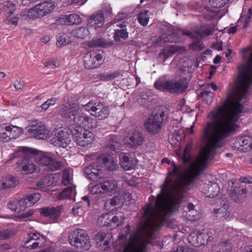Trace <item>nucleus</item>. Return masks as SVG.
Listing matches in <instances>:
<instances>
[{
    "instance_id": "5701e85b",
    "label": "nucleus",
    "mask_w": 252,
    "mask_h": 252,
    "mask_svg": "<svg viewBox=\"0 0 252 252\" xmlns=\"http://www.w3.org/2000/svg\"><path fill=\"white\" fill-rule=\"evenodd\" d=\"M120 164L125 170H129L134 168L137 162L135 159L130 158L125 154H122L120 156Z\"/></svg>"
},
{
    "instance_id": "dca6fc26",
    "label": "nucleus",
    "mask_w": 252,
    "mask_h": 252,
    "mask_svg": "<svg viewBox=\"0 0 252 252\" xmlns=\"http://www.w3.org/2000/svg\"><path fill=\"white\" fill-rule=\"evenodd\" d=\"M38 160L40 164L45 166L50 171L60 170L63 165L61 161H57L50 155L47 154L39 155Z\"/></svg>"
},
{
    "instance_id": "864d4df0",
    "label": "nucleus",
    "mask_w": 252,
    "mask_h": 252,
    "mask_svg": "<svg viewBox=\"0 0 252 252\" xmlns=\"http://www.w3.org/2000/svg\"><path fill=\"white\" fill-rule=\"evenodd\" d=\"M72 212L75 216H83L85 214V210L79 204L75 205L72 209Z\"/></svg>"
},
{
    "instance_id": "603ef678",
    "label": "nucleus",
    "mask_w": 252,
    "mask_h": 252,
    "mask_svg": "<svg viewBox=\"0 0 252 252\" xmlns=\"http://www.w3.org/2000/svg\"><path fill=\"white\" fill-rule=\"evenodd\" d=\"M101 12L103 15L105 14L106 17H111L112 15V9L108 3H104L102 6Z\"/></svg>"
},
{
    "instance_id": "3c124183",
    "label": "nucleus",
    "mask_w": 252,
    "mask_h": 252,
    "mask_svg": "<svg viewBox=\"0 0 252 252\" xmlns=\"http://www.w3.org/2000/svg\"><path fill=\"white\" fill-rule=\"evenodd\" d=\"M201 95L207 104L211 103L212 102L214 97L213 93L207 90V89H204L201 93Z\"/></svg>"
},
{
    "instance_id": "a211bd4d",
    "label": "nucleus",
    "mask_w": 252,
    "mask_h": 252,
    "mask_svg": "<svg viewBox=\"0 0 252 252\" xmlns=\"http://www.w3.org/2000/svg\"><path fill=\"white\" fill-rule=\"evenodd\" d=\"M212 239L207 233L198 231L190 233L188 237L189 242L195 247L204 245Z\"/></svg>"
},
{
    "instance_id": "1a4fd4ad",
    "label": "nucleus",
    "mask_w": 252,
    "mask_h": 252,
    "mask_svg": "<svg viewBox=\"0 0 252 252\" xmlns=\"http://www.w3.org/2000/svg\"><path fill=\"white\" fill-rule=\"evenodd\" d=\"M84 110L89 112L91 115L98 118L100 120L106 118L109 114L108 107L100 102L90 101L82 106Z\"/></svg>"
},
{
    "instance_id": "7ed1b4c3",
    "label": "nucleus",
    "mask_w": 252,
    "mask_h": 252,
    "mask_svg": "<svg viewBox=\"0 0 252 252\" xmlns=\"http://www.w3.org/2000/svg\"><path fill=\"white\" fill-rule=\"evenodd\" d=\"M38 151L34 149L27 147H20L13 154V158H18L16 164L21 167L23 174H29L34 172L36 170L35 164L31 160Z\"/></svg>"
},
{
    "instance_id": "393cba45",
    "label": "nucleus",
    "mask_w": 252,
    "mask_h": 252,
    "mask_svg": "<svg viewBox=\"0 0 252 252\" xmlns=\"http://www.w3.org/2000/svg\"><path fill=\"white\" fill-rule=\"evenodd\" d=\"M184 217L187 219L194 221L199 218V214L197 211L194 209V206L192 203H189L186 207H184Z\"/></svg>"
},
{
    "instance_id": "c85d7f7f",
    "label": "nucleus",
    "mask_w": 252,
    "mask_h": 252,
    "mask_svg": "<svg viewBox=\"0 0 252 252\" xmlns=\"http://www.w3.org/2000/svg\"><path fill=\"white\" fill-rule=\"evenodd\" d=\"M40 198L39 193H34L27 195L20 200L21 204L24 205L25 208L30 207L37 202Z\"/></svg>"
},
{
    "instance_id": "e433bc0d",
    "label": "nucleus",
    "mask_w": 252,
    "mask_h": 252,
    "mask_svg": "<svg viewBox=\"0 0 252 252\" xmlns=\"http://www.w3.org/2000/svg\"><path fill=\"white\" fill-rule=\"evenodd\" d=\"M125 220L124 214L123 212H119L116 215L112 217H111V223L112 226L117 227L122 225L124 223Z\"/></svg>"
},
{
    "instance_id": "423d86ee",
    "label": "nucleus",
    "mask_w": 252,
    "mask_h": 252,
    "mask_svg": "<svg viewBox=\"0 0 252 252\" xmlns=\"http://www.w3.org/2000/svg\"><path fill=\"white\" fill-rule=\"evenodd\" d=\"M73 138L76 144L81 147H85L92 144L95 140V135L91 131L82 127L71 129Z\"/></svg>"
},
{
    "instance_id": "680f3d73",
    "label": "nucleus",
    "mask_w": 252,
    "mask_h": 252,
    "mask_svg": "<svg viewBox=\"0 0 252 252\" xmlns=\"http://www.w3.org/2000/svg\"><path fill=\"white\" fill-rule=\"evenodd\" d=\"M66 15L61 16L56 21V24L58 25H68L67 23Z\"/></svg>"
},
{
    "instance_id": "cd10ccee",
    "label": "nucleus",
    "mask_w": 252,
    "mask_h": 252,
    "mask_svg": "<svg viewBox=\"0 0 252 252\" xmlns=\"http://www.w3.org/2000/svg\"><path fill=\"white\" fill-rule=\"evenodd\" d=\"M178 34L175 32H173L171 34L166 36V34H162L160 36L158 37L157 39V43L160 45L162 43L167 42H177L180 40L178 37Z\"/></svg>"
},
{
    "instance_id": "a19ab883",
    "label": "nucleus",
    "mask_w": 252,
    "mask_h": 252,
    "mask_svg": "<svg viewBox=\"0 0 252 252\" xmlns=\"http://www.w3.org/2000/svg\"><path fill=\"white\" fill-rule=\"evenodd\" d=\"M7 207L12 211L20 212L25 209L24 205L21 204L20 200H13L7 204Z\"/></svg>"
},
{
    "instance_id": "bf43d9fd",
    "label": "nucleus",
    "mask_w": 252,
    "mask_h": 252,
    "mask_svg": "<svg viewBox=\"0 0 252 252\" xmlns=\"http://www.w3.org/2000/svg\"><path fill=\"white\" fill-rule=\"evenodd\" d=\"M126 17L127 14L126 13L120 12L115 16L113 20V23L116 24H120L119 23V21L125 19Z\"/></svg>"
},
{
    "instance_id": "79ce46f5",
    "label": "nucleus",
    "mask_w": 252,
    "mask_h": 252,
    "mask_svg": "<svg viewBox=\"0 0 252 252\" xmlns=\"http://www.w3.org/2000/svg\"><path fill=\"white\" fill-rule=\"evenodd\" d=\"M166 118V117L165 112L162 111L159 113L155 114L154 115L152 116L149 118L151 120H153L154 123H155L157 125L161 127V125Z\"/></svg>"
},
{
    "instance_id": "e2e57ef3",
    "label": "nucleus",
    "mask_w": 252,
    "mask_h": 252,
    "mask_svg": "<svg viewBox=\"0 0 252 252\" xmlns=\"http://www.w3.org/2000/svg\"><path fill=\"white\" fill-rule=\"evenodd\" d=\"M111 242L110 239H106L103 245L101 244H99V246L101 247V249L104 251L107 250L108 248L110 247Z\"/></svg>"
},
{
    "instance_id": "a18cd8bd",
    "label": "nucleus",
    "mask_w": 252,
    "mask_h": 252,
    "mask_svg": "<svg viewBox=\"0 0 252 252\" xmlns=\"http://www.w3.org/2000/svg\"><path fill=\"white\" fill-rule=\"evenodd\" d=\"M72 175L69 169H65L63 171L62 183L64 186H68L72 184Z\"/></svg>"
},
{
    "instance_id": "2eb2a0df",
    "label": "nucleus",
    "mask_w": 252,
    "mask_h": 252,
    "mask_svg": "<svg viewBox=\"0 0 252 252\" xmlns=\"http://www.w3.org/2000/svg\"><path fill=\"white\" fill-rule=\"evenodd\" d=\"M28 131L31 135L38 139H44L49 137V130L41 123L34 121L31 123V127Z\"/></svg>"
},
{
    "instance_id": "39448f33",
    "label": "nucleus",
    "mask_w": 252,
    "mask_h": 252,
    "mask_svg": "<svg viewBox=\"0 0 252 252\" xmlns=\"http://www.w3.org/2000/svg\"><path fill=\"white\" fill-rule=\"evenodd\" d=\"M70 244L81 251L88 250L91 246L90 238L86 231L83 229H76L69 236Z\"/></svg>"
},
{
    "instance_id": "4c0bfd02",
    "label": "nucleus",
    "mask_w": 252,
    "mask_h": 252,
    "mask_svg": "<svg viewBox=\"0 0 252 252\" xmlns=\"http://www.w3.org/2000/svg\"><path fill=\"white\" fill-rule=\"evenodd\" d=\"M149 11L144 10L137 15V20L139 24L142 26H146L149 21Z\"/></svg>"
},
{
    "instance_id": "37998d69",
    "label": "nucleus",
    "mask_w": 252,
    "mask_h": 252,
    "mask_svg": "<svg viewBox=\"0 0 252 252\" xmlns=\"http://www.w3.org/2000/svg\"><path fill=\"white\" fill-rule=\"evenodd\" d=\"M72 42V38L67 34H63L57 38V45L59 47L64 46Z\"/></svg>"
},
{
    "instance_id": "2f4dec72",
    "label": "nucleus",
    "mask_w": 252,
    "mask_h": 252,
    "mask_svg": "<svg viewBox=\"0 0 252 252\" xmlns=\"http://www.w3.org/2000/svg\"><path fill=\"white\" fill-rule=\"evenodd\" d=\"M146 130L150 133L156 134L160 129V127L157 125L153 120L149 118L145 123Z\"/></svg>"
},
{
    "instance_id": "9b49d317",
    "label": "nucleus",
    "mask_w": 252,
    "mask_h": 252,
    "mask_svg": "<svg viewBox=\"0 0 252 252\" xmlns=\"http://www.w3.org/2000/svg\"><path fill=\"white\" fill-rule=\"evenodd\" d=\"M117 187V181L110 179L94 186L91 191L93 194H103L116 190Z\"/></svg>"
},
{
    "instance_id": "58836bf2",
    "label": "nucleus",
    "mask_w": 252,
    "mask_h": 252,
    "mask_svg": "<svg viewBox=\"0 0 252 252\" xmlns=\"http://www.w3.org/2000/svg\"><path fill=\"white\" fill-rule=\"evenodd\" d=\"M72 35L76 38L83 39L89 35V31L84 27H79L71 32Z\"/></svg>"
},
{
    "instance_id": "f03ea898",
    "label": "nucleus",
    "mask_w": 252,
    "mask_h": 252,
    "mask_svg": "<svg viewBox=\"0 0 252 252\" xmlns=\"http://www.w3.org/2000/svg\"><path fill=\"white\" fill-rule=\"evenodd\" d=\"M171 213L170 211L162 206L158 208L156 205L155 196L151 195L149 202L143 207L140 218L139 233L131 235L127 241V234L130 229V226L126 227V233L120 234L116 242V245H120L119 249L124 246L122 252H144L147 245L150 243L154 238L155 233L159 230L164 223L171 227L170 221L167 217Z\"/></svg>"
},
{
    "instance_id": "8fccbe9b",
    "label": "nucleus",
    "mask_w": 252,
    "mask_h": 252,
    "mask_svg": "<svg viewBox=\"0 0 252 252\" xmlns=\"http://www.w3.org/2000/svg\"><path fill=\"white\" fill-rule=\"evenodd\" d=\"M66 17L68 25L79 24L82 21V19L79 15L76 14H71L69 15H66Z\"/></svg>"
},
{
    "instance_id": "f8f14e48",
    "label": "nucleus",
    "mask_w": 252,
    "mask_h": 252,
    "mask_svg": "<svg viewBox=\"0 0 252 252\" xmlns=\"http://www.w3.org/2000/svg\"><path fill=\"white\" fill-rule=\"evenodd\" d=\"M102 55L94 51L87 53L83 57L84 66L87 69H93L100 66L103 63Z\"/></svg>"
},
{
    "instance_id": "7c9ffc66",
    "label": "nucleus",
    "mask_w": 252,
    "mask_h": 252,
    "mask_svg": "<svg viewBox=\"0 0 252 252\" xmlns=\"http://www.w3.org/2000/svg\"><path fill=\"white\" fill-rule=\"evenodd\" d=\"M73 193H75V187L71 186L63 189L58 194L57 197L59 200L71 199Z\"/></svg>"
},
{
    "instance_id": "473e14b6",
    "label": "nucleus",
    "mask_w": 252,
    "mask_h": 252,
    "mask_svg": "<svg viewBox=\"0 0 252 252\" xmlns=\"http://www.w3.org/2000/svg\"><path fill=\"white\" fill-rule=\"evenodd\" d=\"M214 29L213 27L205 25L200 27L196 31L197 35L201 38L213 34Z\"/></svg>"
},
{
    "instance_id": "4468645a",
    "label": "nucleus",
    "mask_w": 252,
    "mask_h": 252,
    "mask_svg": "<svg viewBox=\"0 0 252 252\" xmlns=\"http://www.w3.org/2000/svg\"><path fill=\"white\" fill-rule=\"evenodd\" d=\"M96 162L95 158L84 169V173L87 176V178L94 182L98 181L103 177L101 165Z\"/></svg>"
},
{
    "instance_id": "09e8293b",
    "label": "nucleus",
    "mask_w": 252,
    "mask_h": 252,
    "mask_svg": "<svg viewBox=\"0 0 252 252\" xmlns=\"http://www.w3.org/2000/svg\"><path fill=\"white\" fill-rule=\"evenodd\" d=\"M96 126V120L87 115L82 128H94Z\"/></svg>"
},
{
    "instance_id": "c9c22d12",
    "label": "nucleus",
    "mask_w": 252,
    "mask_h": 252,
    "mask_svg": "<svg viewBox=\"0 0 252 252\" xmlns=\"http://www.w3.org/2000/svg\"><path fill=\"white\" fill-rule=\"evenodd\" d=\"M251 144V137L248 136H245L241 137H238L236 139L234 146L236 148L240 149L241 147L248 146Z\"/></svg>"
},
{
    "instance_id": "b1692460",
    "label": "nucleus",
    "mask_w": 252,
    "mask_h": 252,
    "mask_svg": "<svg viewBox=\"0 0 252 252\" xmlns=\"http://www.w3.org/2000/svg\"><path fill=\"white\" fill-rule=\"evenodd\" d=\"M116 26L121 28V30H115L114 35L116 41H120L121 39H126L128 38V32L125 28L126 27V22L123 21L120 24H116Z\"/></svg>"
},
{
    "instance_id": "f257e3e1",
    "label": "nucleus",
    "mask_w": 252,
    "mask_h": 252,
    "mask_svg": "<svg viewBox=\"0 0 252 252\" xmlns=\"http://www.w3.org/2000/svg\"><path fill=\"white\" fill-rule=\"evenodd\" d=\"M238 85L233 93L230 94L225 103L215 111L211 112L208 122L203 129L202 139L205 143L198 157L190 162V152L192 144H187L184 151L182 160L184 163L190 162L189 165L183 168L182 165L171 163L172 169L162 185L160 192L155 197L156 205L158 208L164 207L171 213L179 207L185 191L189 189L192 181L207 166V161L216 155V150L221 146V142L234 132L239 126L236 122L243 110L239 102L248 94L252 85V70L242 64L240 66Z\"/></svg>"
},
{
    "instance_id": "72a5a7b5",
    "label": "nucleus",
    "mask_w": 252,
    "mask_h": 252,
    "mask_svg": "<svg viewBox=\"0 0 252 252\" xmlns=\"http://www.w3.org/2000/svg\"><path fill=\"white\" fill-rule=\"evenodd\" d=\"M177 51L176 46L172 45L165 48L158 55L159 58H163L165 61Z\"/></svg>"
},
{
    "instance_id": "052dcab7",
    "label": "nucleus",
    "mask_w": 252,
    "mask_h": 252,
    "mask_svg": "<svg viewBox=\"0 0 252 252\" xmlns=\"http://www.w3.org/2000/svg\"><path fill=\"white\" fill-rule=\"evenodd\" d=\"M120 76V73L118 71H114L109 73L105 75L106 79L111 80L118 78Z\"/></svg>"
},
{
    "instance_id": "ddd939ff",
    "label": "nucleus",
    "mask_w": 252,
    "mask_h": 252,
    "mask_svg": "<svg viewBox=\"0 0 252 252\" xmlns=\"http://www.w3.org/2000/svg\"><path fill=\"white\" fill-rule=\"evenodd\" d=\"M124 140L126 145L133 148L142 145L145 141L143 133L136 129L129 131Z\"/></svg>"
},
{
    "instance_id": "c756f323",
    "label": "nucleus",
    "mask_w": 252,
    "mask_h": 252,
    "mask_svg": "<svg viewBox=\"0 0 252 252\" xmlns=\"http://www.w3.org/2000/svg\"><path fill=\"white\" fill-rule=\"evenodd\" d=\"M18 183L19 182L16 177L9 175L3 178L1 186L4 189H9L16 187Z\"/></svg>"
},
{
    "instance_id": "9d476101",
    "label": "nucleus",
    "mask_w": 252,
    "mask_h": 252,
    "mask_svg": "<svg viewBox=\"0 0 252 252\" xmlns=\"http://www.w3.org/2000/svg\"><path fill=\"white\" fill-rule=\"evenodd\" d=\"M22 133V128L13 125L0 126V140L8 142L19 137Z\"/></svg>"
},
{
    "instance_id": "13d9d810",
    "label": "nucleus",
    "mask_w": 252,
    "mask_h": 252,
    "mask_svg": "<svg viewBox=\"0 0 252 252\" xmlns=\"http://www.w3.org/2000/svg\"><path fill=\"white\" fill-rule=\"evenodd\" d=\"M48 178L45 177L37 182L36 185L38 189H42L48 186Z\"/></svg>"
},
{
    "instance_id": "c03bdc74",
    "label": "nucleus",
    "mask_w": 252,
    "mask_h": 252,
    "mask_svg": "<svg viewBox=\"0 0 252 252\" xmlns=\"http://www.w3.org/2000/svg\"><path fill=\"white\" fill-rule=\"evenodd\" d=\"M40 4L47 15L52 13L56 7L54 2L51 0L43 1Z\"/></svg>"
},
{
    "instance_id": "aec40b11",
    "label": "nucleus",
    "mask_w": 252,
    "mask_h": 252,
    "mask_svg": "<svg viewBox=\"0 0 252 252\" xmlns=\"http://www.w3.org/2000/svg\"><path fill=\"white\" fill-rule=\"evenodd\" d=\"M96 163L100 164L102 168L105 167L107 170L113 171L117 169L116 161L111 156H102L96 158Z\"/></svg>"
},
{
    "instance_id": "0eeeda50",
    "label": "nucleus",
    "mask_w": 252,
    "mask_h": 252,
    "mask_svg": "<svg viewBox=\"0 0 252 252\" xmlns=\"http://www.w3.org/2000/svg\"><path fill=\"white\" fill-rule=\"evenodd\" d=\"M60 114L64 118H69L73 121L77 127H82L87 115L77 107L67 108L63 107L60 110Z\"/></svg>"
},
{
    "instance_id": "bb28decb",
    "label": "nucleus",
    "mask_w": 252,
    "mask_h": 252,
    "mask_svg": "<svg viewBox=\"0 0 252 252\" xmlns=\"http://www.w3.org/2000/svg\"><path fill=\"white\" fill-rule=\"evenodd\" d=\"M106 148L110 151L116 153L119 152L121 148V144L116 135H110L106 144Z\"/></svg>"
},
{
    "instance_id": "0e129e2a",
    "label": "nucleus",
    "mask_w": 252,
    "mask_h": 252,
    "mask_svg": "<svg viewBox=\"0 0 252 252\" xmlns=\"http://www.w3.org/2000/svg\"><path fill=\"white\" fill-rule=\"evenodd\" d=\"M10 235L9 231L8 230L0 231V239H5L9 237Z\"/></svg>"
},
{
    "instance_id": "f704fd0d",
    "label": "nucleus",
    "mask_w": 252,
    "mask_h": 252,
    "mask_svg": "<svg viewBox=\"0 0 252 252\" xmlns=\"http://www.w3.org/2000/svg\"><path fill=\"white\" fill-rule=\"evenodd\" d=\"M0 8L6 13L11 15L16 10V6L12 1L7 0L0 5Z\"/></svg>"
},
{
    "instance_id": "6e6552de",
    "label": "nucleus",
    "mask_w": 252,
    "mask_h": 252,
    "mask_svg": "<svg viewBox=\"0 0 252 252\" xmlns=\"http://www.w3.org/2000/svg\"><path fill=\"white\" fill-rule=\"evenodd\" d=\"M46 242V237L35 231H32L27 234V237L24 241L23 247L29 250H33L37 248H42Z\"/></svg>"
},
{
    "instance_id": "6ab92c4d",
    "label": "nucleus",
    "mask_w": 252,
    "mask_h": 252,
    "mask_svg": "<svg viewBox=\"0 0 252 252\" xmlns=\"http://www.w3.org/2000/svg\"><path fill=\"white\" fill-rule=\"evenodd\" d=\"M47 15L43 8L41 7L40 3L29 10H23L20 13L21 16L28 17L30 19L39 18Z\"/></svg>"
},
{
    "instance_id": "69168bd1",
    "label": "nucleus",
    "mask_w": 252,
    "mask_h": 252,
    "mask_svg": "<svg viewBox=\"0 0 252 252\" xmlns=\"http://www.w3.org/2000/svg\"><path fill=\"white\" fill-rule=\"evenodd\" d=\"M33 211L32 210H29L27 212H24L22 213L21 215H20L19 218L22 219L27 218L32 216L33 215Z\"/></svg>"
},
{
    "instance_id": "4d7b16f0",
    "label": "nucleus",
    "mask_w": 252,
    "mask_h": 252,
    "mask_svg": "<svg viewBox=\"0 0 252 252\" xmlns=\"http://www.w3.org/2000/svg\"><path fill=\"white\" fill-rule=\"evenodd\" d=\"M106 237V234L103 232H98L94 236V240L97 245H99V243L102 242Z\"/></svg>"
},
{
    "instance_id": "f3484780",
    "label": "nucleus",
    "mask_w": 252,
    "mask_h": 252,
    "mask_svg": "<svg viewBox=\"0 0 252 252\" xmlns=\"http://www.w3.org/2000/svg\"><path fill=\"white\" fill-rule=\"evenodd\" d=\"M52 143L55 146L66 148L71 140L67 130L60 129L55 133V136L51 139Z\"/></svg>"
},
{
    "instance_id": "ea45409f",
    "label": "nucleus",
    "mask_w": 252,
    "mask_h": 252,
    "mask_svg": "<svg viewBox=\"0 0 252 252\" xmlns=\"http://www.w3.org/2000/svg\"><path fill=\"white\" fill-rule=\"evenodd\" d=\"M111 215L109 214H103L100 216L97 219L98 224L100 226H111Z\"/></svg>"
},
{
    "instance_id": "338daca9",
    "label": "nucleus",
    "mask_w": 252,
    "mask_h": 252,
    "mask_svg": "<svg viewBox=\"0 0 252 252\" xmlns=\"http://www.w3.org/2000/svg\"><path fill=\"white\" fill-rule=\"evenodd\" d=\"M216 16V14L213 12H209L208 14H204L203 17L207 20H211Z\"/></svg>"
},
{
    "instance_id": "4be33fe9",
    "label": "nucleus",
    "mask_w": 252,
    "mask_h": 252,
    "mask_svg": "<svg viewBox=\"0 0 252 252\" xmlns=\"http://www.w3.org/2000/svg\"><path fill=\"white\" fill-rule=\"evenodd\" d=\"M62 209V207L61 206L56 207H45L41 208L40 212L41 215L55 220L60 216Z\"/></svg>"
},
{
    "instance_id": "a878e982",
    "label": "nucleus",
    "mask_w": 252,
    "mask_h": 252,
    "mask_svg": "<svg viewBox=\"0 0 252 252\" xmlns=\"http://www.w3.org/2000/svg\"><path fill=\"white\" fill-rule=\"evenodd\" d=\"M220 187L216 183L204 185L203 192L208 197H215L220 192Z\"/></svg>"
},
{
    "instance_id": "de8ad7c7",
    "label": "nucleus",
    "mask_w": 252,
    "mask_h": 252,
    "mask_svg": "<svg viewBox=\"0 0 252 252\" xmlns=\"http://www.w3.org/2000/svg\"><path fill=\"white\" fill-rule=\"evenodd\" d=\"M252 16V9L250 8L248 11L247 17L244 18L243 16L242 15L238 20V24H241V23H243V28L244 29L247 28L251 21Z\"/></svg>"
},
{
    "instance_id": "6e6d98bb",
    "label": "nucleus",
    "mask_w": 252,
    "mask_h": 252,
    "mask_svg": "<svg viewBox=\"0 0 252 252\" xmlns=\"http://www.w3.org/2000/svg\"><path fill=\"white\" fill-rule=\"evenodd\" d=\"M124 203V199L121 195L114 196L111 200L110 204L113 206L123 204Z\"/></svg>"
},
{
    "instance_id": "412c9836",
    "label": "nucleus",
    "mask_w": 252,
    "mask_h": 252,
    "mask_svg": "<svg viewBox=\"0 0 252 252\" xmlns=\"http://www.w3.org/2000/svg\"><path fill=\"white\" fill-rule=\"evenodd\" d=\"M104 23V17L100 11L95 12L88 20V25L94 29L102 27Z\"/></svg>"
},
{
    "instance_id": "774afa93",
    "label": "nucleus",
    "mask_w": 252,
    "mask_h": 252,
    "mask_svg": "<svg viewBox=\"0 0 252 252\" xmlns=\"http://www.w3.org/2000/svg\"><path fill=\"white\" fill-rule=\"evenodd\" d=\"M174 252H191L190 249L184 247H179Z\"/></svg>"
},
{
    "instance_id": "49530a36",
    "label": "nucleus",
    "mask_w": 252,
    "mask_h": 252,
    "mask_svg": "<svg viewBox=\"0 0 252 252\" xmlns=\"http://www.w3.org/2000/svg\"><path fill=\"white\" fill-rule=\"evenodd\" d=\"M219 252H231L232 249L231 243L229 240L222 241L218 246Z\"/></svg>"
},
{
    "instance_id": "5fc2aeb1",
    "label": "nucleus",
    "mask_w": 252,
    "mask_h": 252,
    "mask_svg": "<svg viewBox=\"0 0 252 252\" xmlns=\"http://www.w3.org/2000/svg\"><path fill=\"white\" fill-rule=\"evenodd\" d=\"M229 0H210L211 5L215 8H220L227 3Z\"/></svg>"
},
{
    "instance_id": "20e7f679",
    "label": "nucleus",
    "mask_w": 252,
    "mask_h": 252,
    "mask_svg": "<svg viewBox=\"0 0 252 252\" xmlns=\"http://www.w3.org/2000/svg\"><path fill=\"white\" fill-rule=\"evenodd\" d=\"M154 86L160 91L166 90L171 93H179L185 91L188 86V82L186 78L166 81L161 77L155 82Z\"/></svg>"
}]
</instances>
